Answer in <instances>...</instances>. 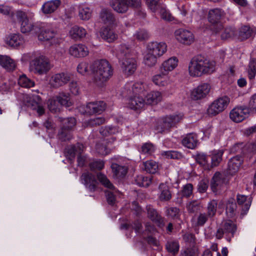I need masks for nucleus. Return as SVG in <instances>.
<instances>
[{
  "label": "nucleus",
  "mask_w": 256,
  "mask_h": 256,
  "mask_svg": "<svg viewBox=\"0 0 256 256\" xmlns=\"http://www.w3.org/2000/svg\"><path fill=\"white\" fill-rule=\"evenodd\" d=\"M90 70L94 74V82L100 87L104 86L114 74L112 66L104 59L94 61L90 65Z\"/></svg>",
  "instance_id": "1"
},
{
  "label": "nucleus",
  "mask_w": 256,
  "mask_h": 256,
  "mask_svg": "<svg viewBox=\"0 0 256 256\" xmlns=\"http://www.w3.org/2000/svg\"><path fill=\"white\" fill-rule=\"evenodd\" d=\"M216 69V62L201 56L194 57L188 65V73L194 78L212 74Z\"/></svg>",
  "instance_id": "2"
},
{
  "label": "nucleus",
  "mask_w": 256,
  "mask_h": 256,
  "mask_svg": "<svg viewBox=\"0 0 256 256\" xmlns=\"http://www.w3.org/2000/svg\"><path fill=\"white\" fill-rule=\"evenodd\" d=\"M30 59L29 69L34 74L42 75L46 74L51 68L49 59L38 52H34L26 55Z\"/></svg>",
  "instance_id": "3"
},
{
  "label": "nucleus",
  "mask_w": 256,
  "mask_h": 256,
  "mask_svg": "<svg viewBox=\"0 0 256 256\" xmlns=\"http://www.w3.org/2000/svg\"><path fill=\"white\" fill-rule=\"evenodd\" d=\"M40 28V32L38 34L39 40L48 42L51 45L59 44L62 42L56 28L52 24H42Z\"/></svg>",
  "instance_id": "4"
},
{
  "label": "nucleus",
  "mask_w": 256,
  "mask_h": 256,
  "mask_svg": "<svg viewBox=\"0 0 256 256\" xmlns=\"http://www.w3.org/2000/svg\"><path fill=\"white\" fill-rule=\"evenodd\" d=\"M97 178L100 182L106 188L105 190V194L108 202L111 205L114 204L116 198L120 196V192L115 188L105 174L102 172H98L97 174Z\"/></svg>",
  "instance_id": "5"
},
{
  "label": "nucleus",
  "mask_w": 256,
  "mask_h": 256,
  "mask_svg": "<svg viewBox=\"0 0 256 256\" xmlns=\"http://www.w3.org/2000/svg\"><path fill=\"white\" fill-rule=\"evenodd\" d=\"M15 16L20 24L22 32H29L34 29V25L31 22L34 16L33 12L18 10L16 12Z\"/></svg>",
  "instance_id": "6"
},
{
  "label": "nucleus",
  "mask_w": 256,
  "mask_h": 256,
  "mask_svg": "<svg viewBox=\"0 0 256 256\" xmlns=\"http://www.w3.org/2000/svg\"><path fill=\"white\" fill-rule=\"evenodd\" d=\"M183 117L184 114L182 113L166 116L158 122L156 126V130L158 132L161 133L168 131L180 122Z\"/></svg>",
  "instance_id": "7"
},
{
  "label": "nucleus",
  "mask_w": 256,
  "mask_h": 256,
  "mask_svg": "<svg viewBox=\"0 0 256 256\" xmlns=\"http://www.w3.org/2000/svg\"><path fill=\"white\" fill-rule=\"evenodd\" d=\"M58 120L62 124L61 129L58 134V138L64 142L70 140L72 138L71 130L76 124L75 118H59Z\"/></svg>",
  "instance_id": "8"
},
{
  "label": "nucleus",
  "mask_w": 256,
  "mask_h": 256,
  "mask_svg": "<svg viewBox=\"0 0 256 256\" xmlns=\"http://www.w3.org/2000/svg\"><path fill=\"white\" fill-rule=\"evenodd\" d=\"M230 102V98L224 96L214 100L208 107L207 114L210 116H214L224 110Z\"/></svg>",
  "instance_id": "9"
},
{
  "label": "nucleus",
  "mask_w": 256,
  "mask_h": 256,
  "mask_svg": "<svg viewBox=\"0 0 256 256\" xmlns=\"http://www.w3.org/2000/svg\"><path fill=\"white\" fill-rule=\"evenodd\" d=\"M236 226L234 222L230 220H224L222 222L220 227L217 230L216 237L221 239L224 235L228 240L233 237L236 231Z\"/></svg>",
  "instance_id": "10"
},
{
  "label": "nucleus",
  "mask_w": 256,
  "mask_h": 256,
  "mask_svg": "<svg viewBox=\"0 0 256 256\" xmlns=\"http://www.w3.org/2000/svg\"><path fill=\"white\" fill-rule=\"evenodd\" d=\"M224 15V12L222 9L218 8L211 9L208 12V20L214 25L212 29L216 33L219 32L222 28V26L220 22V21Z\"/></svg>",
  "instance_id": "11"
},
{
  "label": "nucleus",
  "mask_w": 256,
  "mask_h": 256,
  "mask_svg": "<svg viewBox=\"0 0 256 256\" xmlns=\"http://www.w3.org/2000/svg\"><path fill=\"white\" fill-rule=\"evenodd\" d=\"M152 82L159 87H166L171 84L172 81L169 74L160 70V72L152 78Z\"/></svg>",
  "instance_id": "12"
},
{
  "label": "nucleus",
  "mask_w": 256,
  "mask_h": 256,
  "mask_svg": "<svg viewBox=\"0 0 256 256\" xmlns=\"http://www.w3.org/2000/svg\"><path fill=\"white\" fill-rule=\"evenodd\" d=\"M144 86L141 82L127 83L122 92L123 97H127L130 95H140L143 92Z\"/></svg>",
  "instance_id": "13"
},
{
  "label": "nucleus",
  "mask_w": 256,
  "mask_h": 256,
  "mask_svg": "<svg viewBox=\"0 0 256 256\" xmlns=\"http://www.w3.org/2000/svg\"><path fill=\"white\" fill-rule=\"evenodd\" d=\"M100 18L102 22L108 27L116 26L118 23L111 10L106 8L102 9L100 13Z\"/></svg>",
  "instance_id": "14"
},
{
  "label": "nucleus",
  "mask_w": 256,
  "mask_h": 256,
  "mask_svg": "<svg viewBox=\"0 0 256 256\" xmlns=\"http://www.w3.org/2000/svg\"><path fill=\"white\" fill-rule=\"evenodd\" d=\"M146 50L159 58L166 52L167 46L163 42H152L148 44Z\"/></svg>",
  "instance_id": "15"
},
{
  "label": "nucleus",
  "mask_w": 256,
  "mask_h": 256,
  "mask_svg": "<svg viewBox=\"0 0 256 256\" xmlns=\"http://www.w3.org/2000/svg\"><path fill=\"white\" fill-rule=\"evenodd\" d=\"M248 109L246 107L238 106L230 112V118L234 122H240L248 116Z\"/></svg>",
  "instance_id": "16"
},
{
  "label": "nucleus",
  "mask_w": 256,
  "mask_h": 256,
  "mask_svg": "<svg viewBox=\"0 0 256 256\" xmlns=\"http://www.w3.org/2000/svg\"><path fill=\"white\" fill-rule=\"evenodd\" d=\"M70 80V74L68 73L62 72L51 76L49 84L51 86L58 88L68 83Z\"/></svg>",
  "instance_id": "17"
},
{
  "label": "nucleus",
  "mask_w": 256,
  "mask_h": 256,
  "mask_svg": "<svg viewBox=\"0 0 256 256\" xmlns=\"http://www.w3.org/2000/svg\"><path fill=\"white\" fill-rule=\"evenodd\" d=\"M174 34L176 39L182 44H190L194 41V34L190 30L180 28L176 30Z\"/></svg>",
  "instance_id": "18"
},
{
  "label": "nucleus",
  "mask_w": 256,
  "mask_h": 256,
  "mask_svg": "<svg viewBox=\"0 0 256 256\" xmlns=\"http://www.w3.org/2000/svg\"><path fill=\"white\" fill-rule=\"evenodd\" d=\"M136 62L133 58L126 57L122 60L121 68L124 74L128 76L132 74L136 68Z\"/></svg>",
  "instance_id": "19"
},
{
  "label": "nucleus",
  "mask_w": 256,
  "mask_h": 256,
  "mask_svg": "<svg viewBox=\"0 0 256 256\" xmlns=\"http://www.w3.org/2000/svg\"><path fill=\"white\" fill-rule=\"evenodd\" d=\"M210 86L209 84L204 83L194 88L191 94L192 98L198 100L205 98L210 92Z\"/></svg>",
  "instance_id": "20"
},
{
  "label": "nucleus",
  "mask_w": 256,
  "mask_h": 256,
  "mask_svg": "<svg viewBox=\"0 0 256 256\" xmlns=\"http://www.w3.org/2000/svg\"><path fill=\"white\" fill-rule=\"evenodd\" d=\"M115 140L116 138L112 136L110 139L104 140L97 143L96 146L97 152L102 156L110 154L112 150L110 146Z\"/></svg>",
  "instance_id": "21"
},
{
  "label": "nucleus",
  "mask_w": 256,
  "mask_h": 256,
  "mask_svg": "<svg viewBox=\"0 0 256 256\" xmlns=\"http://www.w3.org/2000/svg\"><path fill=\"white\" fill-rule=\"evenodd\" d=\"M80 180L90 191H94L96 188L98 182L95 176L89 172L83 173Z\"/></svg>",
  "instance_id": "22"
},
{
  "label": "nucleus",
  "mask_w": 256,
  "mask_h": 256,
  "mask_svg": "<svg viewBox=\"0 0 256 256\" xmlns=\"http://www.w3.org/2000/svg\"><path fill=\"white\" fill-rule=\"evenodd\" d=\"M68 52L71 56L76 58H84L89 54L88 48L82 44H75L69 48Z\"/></svg>",
  "instance_id": "23"
},
{
  "label": "nucleus",
  "mask_w": 256,
  "mask_h": 256,
  "mask_svg": "<svg viewBox=\"0 0 256 256\" xmlns=\"http://www.w3.org/2000/svg\"><path fill=\"white\" fill-rule=\"evenodd\" d=\"M106 104L102 101L91 102L87 104L86 112L89 114H101L106 108Z\"/></svg>",
  "instance_id": "24"
},
{
  "label": "nucleus",
  "mask_w": 256,
  "mask_h": 256,
  "mask_svg": "<svg viewBox=\"0 0 256 256\" xmlns=\"http://www.w3.org/2000/svg\"><path fill=\"white\" fill-rule=\"evenodd\" d=\"M6 42L7 44L14 48L22 46L25 42L23 36L20 34H10L6 38Z\"/></svg>",
  "instance_id": "25"
},
{
  "label": "nucleus",
  "mask_w": 256,
  "mask_h": 256,
  "mask_svg": "<svg viewBox=\"0 0 256 256\" xmlns=\"http://www.w3.org/2000/svg\"><path fill=\"white\" fill-rule=\"evenodd\" d=\"M60 4V0H48L42 4L41 10L44 14H51L58 8Z\"/></svg>",
  "instance_id": "26"
},
{
  "label": "nucleus",
  "mask_w": 256,
  "mask_h": 256,
  "mask_svg": "<svg viewBox=\"0 0 256 256\" xmlns=\"http://www.w3.org/2000/svg\"><path fill=\"white\" fill-rule=\"evenodd\" d=\"M128 105L130 108L134 110L142 108L145 105V100L140 95H130Z\"/></svg>",
  "instance_id": "27"
},
{
  "label": "nucleus",
  "mask_w": 256,
  "mask_h": 256,
  "mask_svg": "<svg viewBox=\"0 0 256 256\" xmlns=\"http://www.w3.org/2000/svg\"><path fill=\"white\" fill-rule=\"evenodd\" d=\"M238 204L242 207V214L246 215L248 211L251 206L252 199L250 196L238 194L236 197Z\"/></svg>",
  "instance_id": "28"
},
{
  "label": "nucleus",
  "mask_w": 256,
  "mask_h": 256,
  "mask_svg": "<svg viewBox=\"0 0 256 256\" xmlns=\"http://www.w3.org/2000/svg\"><path fill=\"white\" fill-rule=\"evenodd\" d=\"M211 219L212 218L206 212H200L192 218V223L195 227H202Z\"/></svg>",
  "instance_id": "29"
},
{
  "label": "nucleus",
  "mask_w": 256,
  "mask_h": 256,
  "mask_svg": "<svg viewBox=\"0 0 256 256\" xmlns=\"http://www.w3.org/2000/svg\"><path fill=\"white\" fill-rule=\"evenodd\" d=\"M178 59L176 57L170 58L161 64L159 68V70H162L164 72H165L169 74L178 66Z\"/></svg>",
  "instance_id": "30"
},
{
  "label": "nucleus",
  "mask_w": 256,
  "mask_h": 256,
  "mask_svg": "<svg viewBox=\"0 0 256 256\" xmlns=\"http://www.w3.org/2000/svg\"><path fill=\"white\" fill-rule=\"evenodd\" d=\"M242 160L240 156H236L232 158L228 163V173L232 175L236 173L239 170Z\"/></svg>",
  "instance_id": "31"
},
{
  "label": "nucleus",
  "mask_w": 256,
  "mask_h": 256,
  "mask_svg": "<svg viewBox=\"0 0 256 256\" xmlns=\"http://www.w3.org/2000/svg\"><path fill=\"white\" fill-rule=\"evenodd\" d=\"M226 183V180L223 174L217 172L214 176L211 181V188L213 192H215L223 184Z\"/></svg>",
  "instance_id": "32"
},
{
  "label": "nucleus",
  "mask_w": 256,
  "mask_h": 256,
  "mask_svg": "<svg viewBox=\"0 0 256 256\" xmlns=\"http://www.w3.org/2000/svg\"><path fill=\"white\" fill-rule=\"evenodd\" d=\"M110 6L114 10L120 14L126 13L128 10L126 0H111Z\"/></svg>",
  "instance_id": "33"
},
{
  "label": "nucleus",
  "mask_w": 256,
  "mask_h": 256,
  "mask_svg": "<svg viewBox=\"0 0 256 256\" xmlns=\"http://www.w3.org/2000/svg\"><path fill=\"white\" fill-rule=\"evenodd\" d=\"M0 65L8 71H13L16 68L15 61L8 56L0 55Z\"/></svg>",
  "instance_id": "34"
},
{
  "label": "nucleus",
  "mask_w": 256,
  "mask_h": 256,
  "mask_svg": "<svg viewBox=\"0 0 256 256\" xmlns=\"http://www.w3.org/2000/svg\"><path fill=\"white\" fill-rule=\"evenodd\" d=\"M198 138L196 134L192 133L186 134L182 140V144L190 148H194L198 144Z\"/></svg>",
  "instance_id": "35"
},
{
  "label": "nucleus",
  "mask_w": 256,
  "mask_h": 256,
  "mask_svg": "<svg viewBox=\"0 0 256 256\" xmlns=\"http://www.w3.org/2000/svg\"><path fill=\"white\" fill-rule=\"evenodd\" d=\"M158 198L160 201H168L172 198V194L168 186L164 183H161L158 187Z\"/></svg>",
  "instance_id": "36"
},
{
  "label": "nucleus",
  "mask_w": 256,
  "mask_h": 256,
  "mask_svg": "<svg viewBox=\"0 0 256 256\" xmlns=\"http://www.w3.org/2000/svg\"><path fill=\"white\" fill-rule=\"evenodd\" d=\"M145 100V104H156L162 100V94L158 91H152L148 93Z\"/></svg>",
  "instance_id": "37"
},
{
  "label": "nucleus",
  "mask_w": 256,
  "mask_h": 256,
  "mask_svg": "<svg viewBox=\"0 0 256 256\" xmlns=\"http://www.w3.org/2000/svg\"><path fill=\"white\" fill-rule=\"evenodd\" d=\"M84 150V146L82 144H77L75 146H72L66 148V156L69 159L72 160L76 154H82Z\"/></svg>",
  "instance_id": "38"
},
{
  "label": "nucleus",
  "mask_w": 256,
  "mask_h": 256,
  "mask_svg": "<svg viewBox=\"0 0 256 256\" xmlns=\"http://www.w3.org/2000/svg\"><path fill=\"white\" fill-rule=\"evenodd\" d=\"M86 34V30L82 27L78 26H72L70 32V36L74 40H78L84 38Z\"/></svg>",
  "instance_id": "39"
},
{
  "label": "nucleus",
  "mask_w": 256,
  "mask_h": 256,
  "mask_svg": "<svg viewBox=\"0 0 256 256\" xmlns=\"http://www.w3.org/2000/svg\"><path fill=\"white\" fill-rule=\"evenodd\" d=\"M92 10L86 6H80L78 7V16L82 20H88L92 17Z\"/></svg>",
  "instance_id": "40"
},
{
  "label": "nucleus",
  "mask_w": 256,
  "mask_h": 256,
  "mask_svg": "<svg viewBox=\"0 0 256 256\" xmlns=\"http://www.w3.org/2000/svg\"><path fill=\"white\" fill-rule=\"evenodd\" d=\"M158 57L146 50L144 56V63L148 67H153L157 63Z\"/></svg>",
  "instance_id": "41"
},
{
  "label": "nucleus",
  "mask_w": 256,
  "mask_h": 256,
  "mask_svg": "<svg viewBox=\"0 0 256 256\" xmlns=\"http://www.w3.org/2000/svg\"><path fill=\"white\" fill-rule=\"evenodd\" d=\"M111 168L114 175L117 178H122L128 172L126 167L118 165L116 163H112V164Z\"/></svg>",
  "instance_id": "42"
},
{
  "label": "nucleus",
  "mask_w": 256,
  "mask_h": 256,
  "mask_svg": "<svg viewBox=\"0 0 256 256\" xmlns=\"http://www.w3.org/2000/svg\"><path fill=\"white\" fill-rule=\"evenodd\" d=\"M48 108L50 111L52 113H56L60 110L61 106L58 101L56 96L50 98L47 102Z\"/></svg>",
  "instance_id": "43"
},
{
  "label": "nucleus",
  "mask_w": 256,
  "mask_h": 256,
  "mask_svg": "<svg viewBox=\"0 0 256 256\" xmlns=\"http://www.w3.org/2000/svg\"><path fill=\"white\" fill-rule=\"evenodd\" d=\"M56 96L61 106L69 107L72 105V102L70 100L68 94L61 92Z\"/></svg>",
  "instance_id": "44"
},
{
  "label": "nucleus",
  "mask_w": 256,
  "mask_h": 256,
  "mask_svg": "<svg viewBox=\"0 0 256 256\" xmlns=\"http://www.w3.org/2000/svg\"><path fill=\"white\" fill-rule=\"evenodd\" d=\"M254 34L253 30L249 26H242L239 32L238 38L243 40L251 37Z\"/></svg>",
  "instance_id": "45"
},
{
  "label": "nucleus",
  "mask_w": 256,
  "mask_h": 256,
  "mask_svg": "<svg viewBox=\"0 0 256 256\" xmlns=\"http://www.w3.org/2000/svg\"><path fill=\"white\" fill-rule=\"evenodd\" d=\"M18 84L20 86L28 88L33 87L35 84L34 82L26 76V74H22L20 76Z\"/></svg>",
  "instance_id": "46"
},
{
  "label": "nucleus",
  "mask_w": 256,
  "mask_h": 256,
  "mask_svg": "<svg viewBox=\"0 0 256 256\" xmlns=\"http://www.w3.org/2000/svg\"><path fill=\"white\" fill-rule=\"evenodd\" d=\"M102 36L104 39L110 42H113L116 38L117 35L112 30L108 28H106L102 31Z\"/></svg>",
  "instance_id": "47"
},
{
  "label": "nucleus",
  "mask_w": 256,
  "mask_h": 256,
  "mask_svg": "<svg viewBox=\"0 0 256 256\" xmlns=\"http://www.w3.org/2000/svg\"><path fill=\"white\" fill-rule=\"evenodd\" d=\"M152 178V176H144L142 175H140L136 177L135 182L140 186L148 187L151 184Z\"/></svg>",
  "instance_id": "48"
},
{
  "label": "nucleus",
  "mask_w": 256,
  "mask_h": 256,
  "mask_svg": "<svg viewBox=\"0 0 256 256\" xmlns=\"http://www.w3.org/2000/svg\"><path fill=\"white\" fill-rule=\"evenodd\" d=\"M146 4L152 12H156L158 10H160L164 5L160 2V0H146Z\"/></svg>",
  "instance_id": "49"
},
{
  "label": "nucleus",
  "mask_w": 256,
  "mask_h": 256,
  "mask_svg": "<svg viewBox=\"0 0 256 256\" xmlns=\"http://www.w3.org/2000/svg\"><path fill=\"white\" fill-rule=\"evenodd\" d=\"M148 217L153 222H160L162 217L151 206H146Z\"/></svg>",
  "instance_id": "50"
},
{
  "label": "nucleus",
  "mask_w": 256,
  "mask_h": 256,
  "mask_svg": "<svg viewBox=\"0 0 256 256\" xmlns=\"http://www.w3.org/2000/svg\"><path fill=\"white\" fill-rule=\"evenodd\" d=\"M145 170L150 174H155L158 169V164L152 160H148L143 163Z\"/></svg>",
  "instance_id": "51"
},
{
  "label": "nucleus",
  "mask_w": 256,
  "mask_h": 256,
  "mask_svg": "<svg viewBox=\"0 0 256 256\" xmlns=\"http://www.w3.org/2000/svg\"><path fill=\"white\" fill-rule=\"evenodd\" d=\"M117 54L118 56L122 58V56L130 57L129 55L130 52V49L129 46L126 44H121L116 48Z\"/></svg>",
  "instance_id": "52"
},
{
  "label": "nucleus",
  "mask_w": 256,
  "mask_h": 256,
  "mask_svg": "<svg viewBox=\"0 0 256 256\" xmlns=\"http://www.w3.org/2000/svg\"><path fill=\"white\" fill-rule=\"evenodd\" d=\"M248 74L250 80L254 78L256 75V58H250L248 68Z\"/></svg>",
  "instance_id": "53"
},
{
  "label": "nucleus",
  "mask_w": 256,
  "mask_h": 256,
  "mask_svg": "<svg viewBox=\"0 0 256 256\" xmlns=\"http://www.w3.org/2000/svg\"><path fill=\"white\" fill-rule=\"evenodd\" d=\"M90 66H89L88 62L82 61L78 65L76 70L79 74L82 76H86L89 73Z\"/></svg>",
  "instance_id": "54"
},
{
  "label": "nucleus",
  "mask_w": 256,
  "mask_h": 256,
  "mask_svg": "<svg viewBox=\"0 0 256 256\" xmlns=\"http://www.w3.org/2000/svg\"><path fill=\"white\" fill-rule=\"evenodd\" d=\"M118 132L119 130L117 127L112 126L102 127L100 130V134L105 136L116 134Z\"/></svg>",
  "instance_id": "55"
},
{
  "label": "nucleus",
  "mask_w": 256,
  "mask_h": 256,
  "mask_svg": "<svg viewBox=\"0 0 256 256\" xmlns=\"http://www.w3.org/2000/svg\"><path fill=\"white\" fill-rule=\"evenodd\" d=\"M106 120L104 118L100 116L90 119L84 122L85 126H94L104 124Z\"/></svg>",
  "instance_id": "56"
},
{
  "label": "nucleus",
  "mask_w": 256,
  "mask_h": 256,
  "mask_svg": "<svg viewBox=\"0 0 256 256\" xmlns=\"http://www.w3.org/2000/svg\"><path fill=\"white\" fill-rule=\"evenodd\" d=\"M166 246L167 250L174 255H175L176 254H177L179 250V244L178 242L176 241L168 242L166 243Z\"/></svg>",
  "instance_id": "57"
},
{
  "label": "nucleus",
  "mask_w": 256,
  "mask_h": 256,
  "mask_svg": "<svg viewBox=\"0 0 256 256\" xmlns=\"http://www.w3.org/2000/svg\"><path fill=\"white\" fill-rule=\"evenodd\" d=\"M217 202L215 200L210 201L208 204L206 212L212 218L215 216L217 209Z\"/></svg>",
  "instance_id": "58"
},
{
  "label": "nucleus",
  "mask_w": 256,
  "mask_h": 256,
  "mask_svg": "<svg viewBox=\"0 0 256 256\" xmlns=\"http://www.w3.org/2000/svg\"><path fill=\"white\" fill-rule=\"evenodd\" d=\"M222 150H214L212 156V164L213 166H217L222 160Z\"/></svg>",
  "instance_id": "59"
},
{
  "label": "nucleus",
  "mask_w": 256,
  "mask_h": 256,
  "mask_svg": "<svg viewBox=\"0 0 256 256\" xmlns=\"http://www.w3.org/2000/svg\"><path fill=\"white\" fill-rule=\"evenodd\" d=\"M236 35V30L235 28L232 27H229L224 28L221 36L222 39H228L234 37Z\"/></svg>",
  "instance_id": "60"
},
{
  "label": "nucleus",
  "mask_w": 256,
  "mask_h": 256,
  "mask_svg": "<svg viewBox=\"0 0 256 256\" xmlns=\"http://www.w3.org/2000/svg\"><path fill=\"white\" fill-rule=\"evenodd\" d=\"M149 36L148 33L144 30H139L134 34V38L140 41L148 40Z\"/></svg>",
  "instance_id": "61"
},
{
  "label": "nucleus",
  "mask_w": 256,
  "mask_h": 256,
  "mask_svg": "<svg viewBox=\"0 0 256 256\" xmlns=\"http://www.w3.org/2000/svg\"><path fill=\"white\" fill-rule=\"evenodd\" d=\"M193 186L191 184H187L184 185L181 190L180 194L182 197L188 198L192 194Z\"/></svg>",
  "instance_id": "62"
},
{
  "label": "nucleus",
  "mask_w": 256,
  "mask_h": 256,
  "mask_svg": "<svg viewBox=\"0 0 256 256\" xmlns=\"http://www.w3.org/2000/svg\"><path fill=\"white\" fill-rule=\"evenodd\" d=\"M160 12L163 20L168 22H172L174 20V18L170 12L166 9L165 5L164 6V8L160 10Z\"/></svg>",
  "instance_id": "63"
},
{
  "label": "nucleus",
  "mask_w": 256,
  "mask_h": 256,
  "mask_svg": "<svg viewBox=\"0 0 256 256\" xmlns=\"http://www.w3.org/2000/svg\"><path fill=\"white\" fill-rule=\"evenodd\" d=\"M162 154L168 158L173 159H179L182 157L181 153L174 150L163 151L162 152Z\"/></svg>",
  "instance_id": "64"
}]
</instances>
